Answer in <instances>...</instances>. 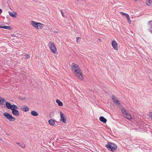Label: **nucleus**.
Returning <instances> with one entry per match:
<instances>
[{"label":"nucleus","mask_w":152,"mask_h":152,"mask_svg":"<svg viewBox=\"0 0 152 152\" xmlns=\"http://www.w3.org/2000/svg\"><path fill=\"white\" fill-rule=\"evenodd\" d=\"M72 69L74 71L75 75L80 80H83V75L80 71V69L77 65L75 63H72Z\"/></svg>","instance_id":"obj_1"},{"label":"nucleus","mask_w":152,"mask_h":152,"mask_svg":"<svg viewBox=\"0 0 152 152\" xmlns=\"http://www.w3.org/2000/svg\"><path fill=\"white\" fill-rule=\"evenodd\" d=\"M105 147L107 148L109 151H111L115 150L117 148L115 144L110 142H108L107 144L105 145Z\"/></svg>","instance_id":"obj_2"},{"label":"nucleus","mask_w":152,"mask_h":152,"mask_svg":"<svg viewBox=\"0 0 152 152\" xmlns=\"http://www.w3.org/2000/svg\"><path fill=\"white\" fill-rule=\"evenodd\" d=\"M31 25L33 26L38 29H42L44 26V25L43 24L37 23L33 21H31Z\"/></svg>","instance_id":"obj_3"},{"label":"nucleus","mask_w":152,"mask_h":152,"mask_svg":"<svg viewBox=\"0 0 152 152\" xmlns=\"http://www.w3.org/2000/svg\"><path fill=\"white\" fill-rule=\"evenodd\" d=\"M49 48L51 51L54 53H56L57 51L56 48L55 47L54 44L52 42L50 41L48 45Z\"/></svg>","instance_id":"obj_4"},{"label":"nucleus","mask_w":152,"mask_h":152,"mask_svg":"<svg viewBox=\"0 0 152 152\" xmlns=\"http://www.w3.org/2000/svg\"><path fill=\"white\" fill-rule=\"evenodd\" d=\"M121 110L124 117L129 120L130 119L132 118L131 115L129 113H127L126 111L125 110L124 108H122Z\"/></svg>","instance_id":"obj_5"},{"label":"nucleus","mask_w":152,"mask_h":152,"mask_svg":"<svg viewBox=\"0 0 152 152\" xmlns=\"http://www.w3.org/2000/svg\"><path fill=\"white\" fill-rule=\"evenodd\" d=\"M3 114L4 116L10 121H14L16 119L15 118L13 117L12 115L7 113H4Z\"/></svg>","instance_id":"obj_6"},{"label":"nucleus","mask_w":152,"mask_h":152,"mask_svg":"<svg viewBox=\"0 0 152 152\" xmlns=\"http://www.w3.org/2000/svg\"><path fill=\"white\" fill-rule=\"evenodd\" d=\"M60 113L61 117L60 121L63 122L64 123H66V119L65 117V115L61 111H60Z\"/></svg>","instance_id":"obj_7"},{"label":"nucleus","mask_w":152,"mask_h":152,"mask_svg":"<svg viewBox=\"0 0 152 152\" xmlns=\"http://www.w3.org/2000/svg\"><path fill=\"white\" fill-rule=\"evenodd\" d=\"M112 47L116 50H118V47L117 42L115 40H113L112 42Z\"/></svg>","instance_id":"obj_8"},{"label":"nucleus","mask_w":152,"mask_h":152,"mask_svg":"<svg viewBox=\"0 0 152 152\" xmlns=\"http://www.w3.org/2000/svg\"><path fill=\"white\" fill-rule=\"evenodd\" d=\"M112 100L113 101V102L117 104H118L119 105L120 104V103L119 101L118 100L117 98L115 97V96L114 95H112Z\"/></svg>","instance_id":"obj_9"},{"label":"nucleus","mask_w":152,"mask_h":152,"mask_svg":"<svg viewBox=\"0 0 152 152\" xmlns=\"http://www.w3.org/2000/svg\"><path fill=\"white\" fill-rule=\"evenodd\" d=\"M12 113L13 115L16 116H18L19 115V113L17 109L12 110Z\"/></svg>","instance_id":"obj_10"},{"label":"nucleus","mask_w":152,"mask_h":152,"mask_svg":"<svg viewBox=\"0 0 152 152\" xmlns=\"http://www.w3.org/2000/svg\"><path fill=\"white\" fill-rule=\"evenodd\" d=\"M99 119L100 121L104 123H106L107 121V119L103 116H100Z\"/></svg>","instance_id":"obj_11"},{"label":"nucleus","mask_w":152,"mask_h":152,"mask_svg":"<svg viewBox=\"0 0 152 152\" xmlns=\"http://www.w3.org/2000/svg\"><path fill=\"white\" fill-rule=\"evenodd\" d=\"M22 110L24 112H28L29 111V108L26 106H24L22 108Z\"/></svg>","instance_id":"obj_12"},{"label":"nucleus","mask_w":152,"mask_h":152,"mask_svg":"<svg viewBox=\"0 0 152 152\" xmlns=\"http://www.w3.org/2000/svg\"><path fill=\"white\" fill-rule=\"evenodd\" d=\"M11 104L8 102H6V107L8 109H11Z\"/></svg>","instance_id":"obj_13"},{"label":"nucleus","mask_w":152,"mask_h":152,"mask_svg":"<svg viewBox=\"0 0 152 152\" xmlns=\"http://www.w3.org/2000/svg\"><path fill=\"white\" fill-rule=\"evenodd\" d=\"M31 114L34 116H37L38 115V113L36 111L34 110L31 111Z\"/></svg>","instance_id":"obj_14"},{"label":"nucleus","mask_w":152,"mask_h":152,"mask_svg":"<svg viewBox=\"0 0 152 152\" xmlns=\"http://www.w3.org/2000/svg\"><path fill=\"white\" fill-rule=\"evenodd\" d=\"M9 15L11 17L13 18H15L16 17V13L15 12V14H13L12 12L9 11L8 12Z\"/></svg>","instance_id":"obj_15"},{"label":"nucleus","mask_w":152,"mask_h":152,"mask_svg":"<svg viewBox=\"0 0 152 152\" xmlns=\"http://www.w3.org/2000/svg\"><path fill=\"white\" fill-rule=\"evenodd\" d=\"M11 107V108L10 109L12 110L18 109V107L15 104L12 105Z\"/></svg>","instance_id":"obj_16"},{"label":"nucleus","mask_w":152,"mask_h":152,"mask_svg":"<svg viewBox=\"0 0 152 152\" xmlns=\"http://www.w3.org/2000/svg\"><path fill=\"white\" fill-rule=\"evenodd\" d=\"M48 123L49 124L54 126L55 125V122L53 119H50L48 121Z\"/></svg>","instance_id":"obj_17"},{"label":"nucleus","mask_w":152,"mask_h":152,"mask_svg":"<svg viewBox=\"0 0 152 152\" xmlns=\"http://www.w3.org/2000/svg\"><path fill=\"white\" fill-rule=\"evenodd\" d=\"M151 0H145L146 3L148 6L152 5V1L150 2Z\"/></svg>","instance_id":"obj_18"},{"label":"nucleus","mask_w":152,"mask_h":152,"mask_svg":"<svg viewBox=\"0 0 152 152\" xmlns=\"http://www.w3.org/2000/svg\"><path fill=\"white\" fill-rule=\"evenodd\" d=\"M56 102L58 104V105L60 106H62L63 105V103L60 100L57 99L56 100Z\"/></svg>","instance_id":"obj_19"},{"label":"nucleus","mask_w":152,"mask_h":152,"mask_svg":"<svg viewBox=\"0 0 152 152\" xmlns=\"http://www.w3.org/2000/svg\"><path fill=\"white\" fill-rule=\"evenodd\" d=\"M16 143L21 147L22 148H24L25 147V145L24 144L22 143L17 142Z\"/></svg>","instance_id":"obj_20"},{"label":"nucleus","mask_w":152,"mask_h":152,"mask_svg":"<svg viewBox=\"0 0 152 152\" xmlns=\"http://www.w3.org/2000/svg\"><path fill=\"white\" fill-rule=\"evenodd\" d=\"M6 102L5 100L4 99L2 98L1 99V102H0V105H3L4 104V102Z\"/></svg>","instance_id":"obj_21"},{"label":"nucleus","mask_w":152,"mask_h":152,"mask_svg":"<svg viewBox=\"0 0 152 152\" xmlns=\"http://www.w3.org/2000/svg\"><path fill=\"white\" fill-rule=\"evenodd\" d=\"M2 28H4V29H9V30H11L12 29V27H11L9 26H3Z\"/></svg>","instance_id":"obj_22"},{"label":"nucleus","mask_w":152,"mask_h":152,"mask_svg":"<svg viewBox=\"0 0 152 152\" xmlns=\"http://www.w3.org/2000/svg\"><path fill=\"white\" fill-rule=\"evenodd\" d=\"M121 13L123 14H122L123 15H125V17L127 19L128 18H129V15L128 14H126V13H124L123 12H121Z\"/></svg>","instance_id":"obj_23"},{"label":"nucleus","mask_w":152,"mask_h":152,"mask_svg":"<svg viewBox=\"0 0 152 152\" xmlns=\"http://www.w3.org/2000/svg\"><path fill=\"white\" fill-rule=\"evenodd\" d=\"M151 22L152 23V20L149 21L148 22V24L150 26V28H152V24L151 23Z\"/></svg>","instance_id":"obj_24"},{"label":"nucleus","mask_w":152,"mask_h":152,"mask_svg":"<svg viewBox=\"0 0 152 152\" xmlns=\"http://www.w3.org/2000/svg\"><path fill=\"white\" fill-rule=\"evenodd\" d=\"M29 58H30V56L28 54H26L25 56V59H28Z\"/></svg>","instance_id":"obj_25"},{"label":"nucleus","mask_w":152,"mask_h":152,"mask_svg":"<svg viewBox=\"0 0 152 152\" xmlns=\"http://www.w3.org/2000/svg\"><path fill=\"white\" fill-rule=\"evenodd\" d=\"M149 115L150 118H151L152 120V112H150L149 113Z\"/></svg>","instance_id":"obj_26"},{"label":"nucleus","mask_w":152,"mask_h":152,"mask_svg":"<svg viewBox=\"0 0 152 152\" xmlns=\"http://www.w3.org/2000/svg\"><path fill=\"white\" fill-rule=\"evenodd\" d=\"M127 19V21L129 23V24H130L131 22V20L130 19V17H129V18H128Z\"/></svg>","instance_id":"obj_27"},{"label":"nucleus","mask_w":152,"mask_h":152,"mask_svg":"<svg viewBox=\"0 0 152 152\" xmlns=\"http://www.w3.org/2000/svg\"><path fill=\"white\" fill-rule=\"evenodd\" d=\"M81 38L80 37H77V38L76 42L77 43H78L79 42V41H78L79 39H81Z\"/></svg>","instance_id":"obj_28"},{"label":"nucleus","mask_w":152,"mask_h":152,"mask_svg":"<svg viewBox=\"0 0 152 152\" xmlns=\"http://www.w3.org/2000/svg\"><path fill=\"white\" fill-rule=\"evenodd\" d=\"M61 13L62 14V16H63V17H64L65 16H64V14L63 12L61 10Z\"/></svg>","instance_id":"obj_29"},{"label":"nucleus","mask_w":152,"mask_h":152,"mask_svg":"<svg viewBox=\"0 0 152 152\" xmlns=\"http://www.w3.org/2000/svg\"><path fill=\"white\" fill-rule=\"evenodd\" d=\"M2 10L1 9H0V14L2 13Z\"/></svg>","instance_id":"obj_30"},{"label":"nucleus","mask_w":152,"mask_h":152,"mask_svg":"<svg viewBox=\"0 0 152 152\" xmlns=\"http://www.w3.org/2000/svg\"><path fill=\"white\" fill-rule=\"evenodd\" d=\"M150 31L151 33H152V30H151V29H150Z\"/></svg>","instance_id":"obj_31"},{"label":"nucleus","mask_w":152,"mask_h":152,"mask_svg":"<svg viewBox=\"0 0 152 152\" xmlns=\"http://www.w3.org/2000/svg\"><path fill=\"white\" fill-rule=\"evenodd\" d=\"M2 27H3V26H0V28H3Z\"/></svg>","instance_id":"obj_32"},{"label":"nucleus","mask_w":152,"mask_h":152,"mask_svg":"<svg viewBox=\"0 0 152 152\" xmlns=\"http://www.w3.org/2000/svg\"><path fill=\"white\" fill-rule=\"evenodd\" d=\"M135 1H137V0H135Z\"/></svg>","instance_id":"obj_33"}]
</instances>
